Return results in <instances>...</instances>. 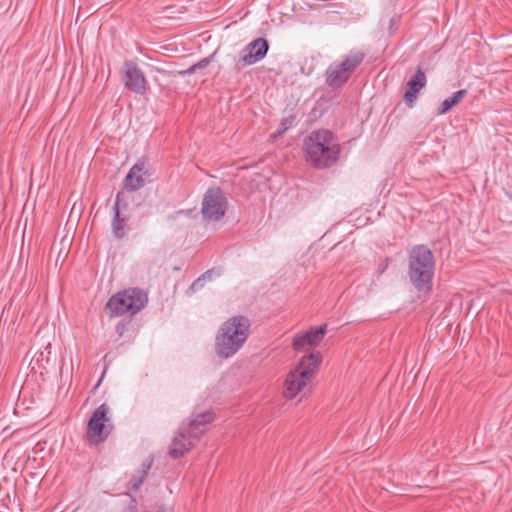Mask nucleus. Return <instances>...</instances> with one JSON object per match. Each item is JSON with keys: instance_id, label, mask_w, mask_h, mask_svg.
<instances>
[{"instance_id": "f257e3e1", "label": "nucleus", "mask_w": 512, "mask_h": 512, "mask_svg": "<svg viewBox=\"0 0 512 512\" xmlns=\"http://www.w3.org/2000/svg\"><path fill=\"white\" fill-rule=\"evenodd\" d=\"M250 327V320L245 316H233L226 320L215 337L217 356L222 359L233 357L248 339Z\"/></svg>"}, {"instance_id": "f03ea898", "label": "nucleus", "mask_w": 512, "mask_h": 512, "mask_svg": "<svg viewBox=\"0 0 512 512\" xmlns=\"http://www.w3.org/2000/svg\"><path fill=\"white\" fill-rule=\"evenodd\" d=\"M304 152L307 162L323 169L335 164L339 158L340 147L332 132L325 129L312 131L304 139Z\"/></svg>"}, {"instance_id": "7ed1b4c3", "label": "nucleus", "mask_w": 512, "mask_h": 512, "mask_svg": "<svg viewBox=\"0 0 512 512\" xmlns=\"http://www.w3.org/2000/svg\"><path fill=\"white\" fill-rule=\"evenodd\" d=\"M319 351L303 356L297 366L286 376L283 385V396L292 400L297 396L304 397L309 392V385L321 363Z\"/></svg>"}, {"instance_id": "20e7f679", "label": "nucleus", "mask_w": 512, "mask_h": 512, "mask_svg": "<svg viewBox=\"0 0 512 512\" xmlns=\"http://www.w3.org/2000/svg\"><path fill=\"white\" fill-rule=\"evenodd\" d=\"M434 271L435 261L431 250L424 245L413 247L409 254L408 276L419 292L431 291Z\"/></svg>"}, {"instance_id": "39448f33", "label": "nucleus", "mask_w": 512, "mask_h": 512, "mask_svg": "<svg viewBox=\"0 0 512 512\" xmlns=\"http://www.w3.org/2000/svg\"><path fill=\"white\" fill-rule=\"evenodd\" d=\"M214 420L212 412L206 411L198 414L196 418L189 422L187 428H181L177 436L173 439L169 455L176 459L196 445L206 430V425Z\"/></svg>"}, {"instance_id": "423d86ee", "label": "nucleus", "mask_w": 512, "mask_h": 512, "mask_svg": "<svg viewBox=\"0 0 512 512\" xmlns=\"http://www.w3.org/2000/svg\"><path fill=\"white\" fill-rule=\"evenodd\" d=\"M147 302L148 297L143 290L130 288L112 296L106 304V310L111 317L127 313L135 315L146 306Z\"/></svg>"}, {"instance_id": "0eeeda50", "label": "nucleus", "mask_w": 512, "mask_h": 512, "mask_svg": "<svg viewBox=\"0 0 512 512\" xmlns=\"http://www.w3.org/2000/svg\"><path fill=\"white\" fill-rule=\"evenodd\" d=\"M364 58V52L351 50L342 61L331 63L325 71L326 84L332 88L343 86Z\"/></svg>"}, {"instance_id": "6e6552de", "label": "nucleus", "mask_w": 512, "mask_h": 512, "mask_svg": "<svg viewBox=\"0 0 512 512\" xmlns=\"http://www.w3.org/2000/svg\"><path fill=\"white\" fill-rule=\"evenodd\" d=\"M228 201L219 187H210L203 196L201 213L209 222L221 220L227 210Z\"/></svg>"}, {"instance_id": "1a4fd4ad", "label": "nucleus", "mask_w": 512, "mask_h": 512, "mask_svg": "<svg viewBox=\"0 0 512 512\" xmlns=\"http://www.w3.org/2000/svg\"><path fill=\"white\" fill-rule=\"evenodd\" d=\"M108 414L109 406L103 403L94 411L88 422L87 434L96 443L104 441L113 429Z\"/></svg>"}, {"instance_id": "9d476101", "label": "nucleus", "mask_w": 512, "mask_h": 512, "mask_svg": "<svg viewBox=\"0 0 512 512\" xmlns=\"http://www.w3.org/2000/svg\"><path fill=\"white\" fill-rule=\"evenodd\" d=\"M269 49L268 41L264 38H257L250 42L241 51V55L235 63V69L240 71L246 66L253 65L261 61Z\"/></svg>"}, {"instance_id": "9b49d317", "label": "nucleus", "mask_w": 512, "mask_h": 512, "mask_svg": "<svg viewBox=\"0 0 512 512\" xmlns=\"http://www.w3.org/2000/svg\"><path fill=\"white\" fill-rule=\"evenodd\" d=\"M123 84L126 89L136 94L143 95L148 88V82L142 70L136 63L131 61L124 62Z\"/></svg>"}, {"instance_id": "f8f14e48", "label": "nucleus", "mask_w": 512, "mask_h": 512, "mask_svg": "<svg viewBox=\"0 0 512 512\" xmlns=\"http://www.w3.org/2000/svg\"><path fill=\"white\" fill-rule=\"evenodd\" d=\"M327 325L323 324L317 328H311L308 331L298 332L292 340V347L297 352H306L316 347L326 333Z\"/></svg>"}, {"instance_id": "ddd939ff", "label": "nucleus", "mask_w": 512, "mask_h": 512, "mask_svg": "<svg viewBox=\"0 0 512 512\" xmlns=\"http://www.w3.org/2000/svg\"><path fill=\"white\" fill-rule=\"evenodd\" d=\"M145 163L143 161L136 162L128 171L123 187L127 191H137L145 185Z\"/></svg>"}, {"instance_id": "4468645a", "label": "nucleus", "mask_w": 512, "mask_h": 512, "mask_svg": "<svg viewBox=\"0 0 512 512\" xmlns=\"http://www.w3.org/2000/svg\"><path fill=\"white\" fill-rule=\"evenodd\" d=\"M408 88L404 93V101L408 106H412L417 99V94L426 85V76L421 68H418L414 77L408 81Z\"/></svg>"}, {"instance_id": "2eb2a0df", "label": "nucleus", "mask_w": 512, "mask_h": 512, "mask_svg": "<svg viewBox=\"0 0 512 512\" xmlns=\"http://www.w3.org/2000/svg\"><path fill=\"white\" fill-rule=\"evenodd\" d=\"M120 193L116 195L113 206L112 231L116 238H122L125 235L124 224L125 219L120 217Z\"/></svg>"}, {"instance_id": "dca6fc26", "label": "nucleus", "mask_w": 512, "mask_h": 512, "mask_svg": "<svg viewBox=\"0 0 512 512\" xmlns=\"http://www.w3.org/2000/svg\"><path fill=\"white\" fill-rule=\"evenodd\" d=\"M467 95L466 89L456 91L450 97L445 98L438 109V114H446L452 107L457 105Z\"/></svg>"}, {"instance_id": "f3484780", "label": "nucleus", "mask_w": 512, "mask_h": 512, "mask_svg": "<svg viewBox=\"0 0 512 512\" xmlns=\"http://www.w3.org/2000/svg\"><path fill=\"white\" fill-rule=\"evenodd\" d=\"M213 275L214 270H207L190 285L189 289L187 290V294H193L196 291L202 289L205 285V282L211 280L213 278Z\"/></svg>"}, {"instance_id": "a211bd4d", "label": "nucleus", "mask_w": 512, "mask_h": 512, "mask_svg": "<svg viewBox=\"0 0 512 512\" xmlns=\"http://www.w3.org/2000/svg\"><path fill=\"white\" fill-rule=\"evenodd\" d=\"M150 467L151 463H148L147 465L144 466V468L140 472V475L135 476L131 479L130 490L137 491L140 488L148 474V471L150 470Z\"/></svg>"}, {"instance_id": "6ab92c4d", "label": "nucleus", "mask_w": 512, "mask_h": 512, "mask_svg": "<svg viewBox=\"0 0 512 512\" xmlns=\"http://www.w3.org/2000/svg\"><path fill=\"white\" fill-rule=\"evenodd\" d=\"M293 122L294 118L292 116L283 118L281 120L279 128L272 133L271 137L275 139L282 136L292 126Z\"/></svg>"}, {"instance_id": "aec40b11", "label": "nucleus", "mask_w": 512, "mask_h": 512, "mask_svg": "<svg viewBox=\"0 0 512 512\" xmlns=\"http://www.w3.org/2000/svg\"><path fill=\"white\" fill-rule=\"evenodd\" d=\"M209 63H210V57L204 58V59L200 60L198 63L190 66L187 70H185L181 73L190 75V74L194 73L196 70L206 67Z\"/></svg>"}, {"instance_id": "412c9836", "label": "nucleus", "mask_w": 512, "mask_h": 512, "mask_svg": "<svg viewBox=\"0 0 512 512\" xmlns=\"http://www.w3.org/2000/svg\"><path fill=\"white\" fill-rule=\"evenodd\" d=\"M389 260L385 259L381 263H379L377 267V274L382 275L388 268Z\"/></svg>"}, {"instance_id": "4be33fe9", "label": "nucleus", "mask_w": 512, "mask_h": 512, "mask_svg": "<svg viewBox=\"0 0 512 512\" xmlns=\"http://www.w3.org/2000/svg\"><path fill=\"white\" fill-rule=\"evenodd\" d=\"M127 512H138L134 501L128 506Z\"/></svg>"}, {"instance_id": "5701e85b", "label": "nucleus", "mask_w": 512, "mask_h": 512, "mask_svg": "<svg viewBox=\"0 0 512 512\" xmlns=\"http://www.w3.org/2000/svg\"><path fill=\"white\" fill-rule=\"evenodd\" d=\"M158 512H172V510L170 508H161Z\"/></svg>"}]
</instances>
